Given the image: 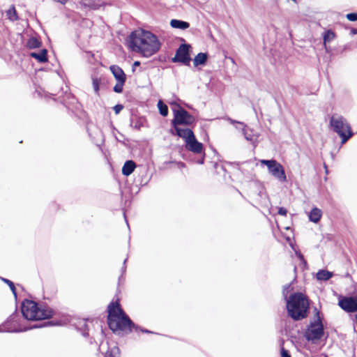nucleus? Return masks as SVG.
<instances>
[{
    "instance_id": "11",
    "label": "nucleus",
    "mask_w": 357,
    "mask_h": 357,
    "mask_svg": "<svg viewBox=\"0 0 357 357\" xmlns=\"http://www.w3.org/2000/svg\"><path fill=\"white\" fill-rule=\"evenodd\" d=\"M185 146L188 150L195 153H202L203 145L196 139L195 135L187 141Z\"/></svg>"
},
{
    "instance_id": "22",
    "label": "nucleus",
    "mask_w": 357,
    "mask_h": 357,
    "mask_svg": "<svg viewBox=\"0 0 357 357\" xmlns=\"http://www.w3.org/2000/svg\"><path fill=\"white\" fill-rule=\"evenodd\" d=\"M6 16L11 21H15L17 20L18 17L17 15V11L14 6H11L10 8L6 11Z\"/></svg>"
},
{
    "instance_id": "19",
    "label": "nucleus",
    "mask_w": 357,
    "mask_h": 357,
    "mask_svg": "<svg viewBox=\"0 0 357 357\" xmlns=\"http://www.w3.org/2000/svg\"><path fill=\"white\" fill-rule=\"evenodd\" d=\"M243 132L246 140L250 141L252 143H255L257 141L258 135L257 134L250 133L246 126H243Z\"/></svg>"
},
{
    "instance_id": "29",
    "label": "nucleus",
    "mask_w": 357,
    "mask_h": 357,
    "mask_svg": "<svg viewBox=\"0 0 357 357\" xmlns=\"http://www.w3.org/2000/svg\"><path fill=\"white\" fill-rule=\"evenodd\" d=\"M93 87L94 91L98 93L99 91V81L97 78L93 79Z\"/></svg>"
},
{
    "instance_id": "9",
    "label": "nucleus",
    "mask_w": 357,
    "mask_h": 357,
    "mask_svg": "<svg viewBox=\"0 0 357 357\" xmlns=\"http://www.w3.org/2000/svg\"><path fill=\"white\" fill-rule=\"evenodd\" d=\"M189 45H181L176 51L175 56L172 59L173 62H181L184 64H189L190 58L189 56Z\"/></svg>"
},
{
    "instance_id": "37",
    "label": "nucleus",
    "mask_w": 357,
    "mask_h": 357,
    "mask_svg": "<svg viewBox=\"0 0 357 357\" xmlns=\"http://www.w3.org/2000/svg\"><path fill=\"white\" fill-rule=\"evenodd\" d=\"M298 257L301 259L303 260V257L301 254H298Z\"/></svg>"
},
{
    "instance_id": "38",
    "label": "nucleus",
    "mask_w": 357,
    "mask_h": 357,
    "mask_svg": "<svg viewBox=\"0 0 357 357\" xmlns=\"http://www.w3.org/2000/svg\"><path fill=\"white\" fill-rule=\"evenodd\" d=\"M38 327H39V326H36V325H35V326H33L31 327V328H38ZM40 327H41V326H40Z\"/></svg>"
},
{
    "instance_id": "5",
    "label": "nucleus",
    "mask_w": 357,
    "mask_h": 357,
    "mask_svg": "<svg viewBox=\"0 0 357 357\" xmlns=\"http://www.w3.org/2000/svg\"><path fill=\"white\" fill-rule=\"evenodd\" d=\"M330 126L341 139V144H345L353 135L351 128L347 121L342 116L333 114L330 119Z\"/></svg>"
},
{
    "instance_id": "16",
    "label": "nucleus",
    "mask_w": 357,
    "mask_h": 357,
    "mask_svg": "<svg viewBox=\"0 0 357 357\" xmlns=\"http://www.w3.org/2000/svg\"><path fill=\"white\" fill-rule=\"evenodd\" d=\"M47 50L45 49L42 50L39 52H31L30 56L40 63H44L47 61Z\"/></svg>"
},
{
    "instance_id": "23",
    "label": "nucleus",
    "mask_w": 357,
    "mask_h": 357,
    "mask_svg": "<svg viewBox=\"0 0 357 357\" xmlns=\"http://www.w3.org/2000/svg\"><path fill=\"white\" fill-rule=\"evenodd\" d=\"M335 34L333 31L331 30H328L327 31H326L324 35V45L326 46V44L327 43H330L331 41H332L335 38Z\"/></svg>"
},
{
    "instance_id": "15",
    "label": "nucleus",
    "mask_w": 357,
    "mask_h": 357,
    "mask_svg": "<svg viewBox=\"0 0 357 357\" xmlns=\"http://www.w3.org/2000/svg\"><path fill=\"white\" fill-rule=\"evenodd\" d=\"M135 163L132 160H128L125 162L122 168V174L125 176L131 174L135 169Z\"/></svg>"
},
{
    "instance_id": "2",
    "label": "nucleus",
    "mask_w": 357,
    "mask_h": 357,
    "mask_svg": "<svg viewBox=\"0 0 357 357\" xmlns=\"http://www.w3.org/2000/svg\"><path fill=\"white\" fill-rule=\"evenodd\" d=\"M107 322L114 332L132 331L134 324L126 314L118 301L111 303L107 307Z\"/></svg>"
},
{
    "instance_id": "31",
    "label": "nucleus",
    "mask_w": 357,
    "mask_h": 357,
    "mask_svg": "<svg viewBox=\"0 0 357 357\" xmlns=\"http://www.w3.org/2000/svg\"><path fill=\"white\" fill-rule=\"evenodd\" d=\"M281 357H291V355L289 354V351L284 349L283 347L281 349Z\"/></svg>"
},
{
    "instance_id": "13",
    "label": "nucleus",
    "mask_w": 357,
    "mask_h": 357,
    "mask_svg": "<svg viewBox=\"0 0 357 357\" xmlns=\"http://www.w3.org/2000/svg\"><path fill=\"white\" fill-rule=\"evenodd\" d=\"M176 133L180 137L184 139L185 142L186 143L188 139H190L192 137H193V132L189 128H181L178 126H174Z\"/></svg>"
},
{
    "instance_id": "4",
    "label": "nucleus",
    "mask_w": 357,
    "mask_h": 357,
    "mask_svg": "<svg viewBox=\"0 0 357 357\" xmlns=\"http://www.w3.org/2000/svg\"><path fill=\"white\" fill-rule=\"evenodd\" d=\"M22 312L27 320L45 319L52 316V310L49 307H39L34 301L25 300L22 304Z\"/></svg>"
},
{
    "instance_id": "26",
    "label": "nucleus",
    "mask_w": 357,
    "mask_h": 357,
    "mask_svg": "<svg viewBox=\"0 0 357 357\" xmlns=\"http://www.w3.org/2000/svg\"><path fill=\"white\" fill-rule=\"evenodd\" d=\"M124 83L125 82H117L116 84L114 86V91L116 93H121Z\"/></svg>"
},
{
    "instance_id": "10",
    "label": "nucleus",
    "mask_w": 357,
    "mask_h": 357,
    "mask_svg": "<svg viewBox=\"0 0 357 357\" xmlns=\"http://www.w3.org/2000/svg\"><path fill=\"white\" fill-rule=\"evenodd\" d=\"M340 307L347 312L357 311V296L344 297L339 301Z\"/></svg>"
},
{
    "instance_id": "24",
    "label": "nucleus",
    "mask_w": 357,
    "mask_h": 357,
    "mask_svg": "<svg viewBox=\"0 0 357 357\" xmlns=\"http://www.w3.org/2000/svg\"><path fill=\"white\" fill-rule=\"evenodd\" d=\"M158 108L159 109L160 114L163 116H166L168 114V107L167 106L163 103L162 100H159L158 102Z\"/></svg>"
},
{
    "instance_id": "39",
    "label": "nucleus",
    "mask_w": 357,
    "mask_h": 357,
    "mask_svg": "<svg viewBox=\"0 0 357 357\" xmlns=\"http://www.w3.org/2000/svg\"><path fill=\"white\" fill-rule=\"evenodd\" d=\"M200 164H203L204 163V159H202L201 160H199V162Z\"/></svg>"
},
{
    "instance_id": "17",
    "label": "nucleus",
    "mask_w": 357,
    "mask_h": 357,
    "mask_svg": "<svg viewBox=\"0 0 357 357\" xmlns=\"http://www.w3.org/2000/svg\"><path fill=\"white\" fill-rule=\"evenodd\" d=\"M170 25L174 29H178L181 30H185L190 26V24L188 22L178 20H172L170 22Z\"/></svg>"
},
{
    "instance_id": "25",
    "label": "nucleus",
    "mask_w": 357,
    "mask_h": 357,
    "mask_svg": "<svg viewBox=\"0 0 357 357\" xmlns=\"http://www.w3.org/2000/svg\"><path fill=\"white\" fill-rule=\"evenodd\" d=\"M40 45V41L36 38H31L27 42V47L30 49L37 48Z\"/></svg>"
},
{
    "instance_id": "1",
    "label": "nucleus",
    "mask_w": 357,
    "mask_h": 357,
    "mask_svg": "<svg viewBox=\"0 0 357 357\" xmlns=\"http://www.w3.org/2000/svg\"><path fill=\"white\" fill-rule=\"evenodd\" d=\"M128 45L132 51L140 53L145 57L152 56L160 48V43L158 38L151 32L143 29L131 33Z\"/></svg>"
},
{
    "instance_id": "30",
    "label": "nucleus",
    "mask_w": 357,
    "mask_h": 357,
    "mask_svg": "<svg viewBox=\"0 0 357 357\" xmlns=\"http://www.w3.org/2000/svg\"><path fill=\"white\" fill-rule=\"evenodd\" d=\"M123 107L121 105H116L114 107V110L115 114H118L122 109Z\"/></svg>"
},
{
    "instance_id": "14",
    "label": "nucleus",
    "mask_w": 357,
    "mask_h": 357,
    "mask_svg": "<svg viewBox=\"0 0 357 357\" xmlns=\"http://www.w3.org/2000/svg\"><path fill=\"white\" fill-rule=\"evenodd\" d=\"M104 344L102 343L100 346V351L105 354V357H119V349L116 346H113L107 351H103Z\"/></svg>"
},
{
    "instance_id": "27",
    "label": "nucleus",
    "mask_w": 357,
    "mask_h": 357,
    "mask_svg": "<svg viewBox=\"0 0 357 357\" xmlns=\"http://www.w3.org/2000/svg\"><path fill=\"white\" fill-rule=\"evenodd\" d=\"M3 280L8 284V287H10L12 292L14 294L15 296H16V291H15V287L13 282L8 279H3Z\"/></svg>"
},
{
    "instance_id": "33",
    "label": "nucleus",
    "mask_w": 357,
    "mask_h": 357,
    "mask_svg": "<svg viewBox=\"0 0 357 357\" xmlns=\"http://www.w3.org/2000/svg\"><path fill=\"white\" fill-rule=\"evenodd\" d=\"M287 211L286 210V208H284L283 207L279 208L278 214L285 216L287 215Z\"/></svg>"
},
{
    "instance_id": "18",
    "label": "nucleus",
    "mask_w": 357,
    "mask_h": 357,
    "mask_svg": "<svg viewBox=\"0 0 357 357\" xmlns=\"http://www.w3.org/2000/svg\"><path fill=\"white\" fill-rule=\"evenodd\" d=\"M322 212L318 208H314L312 209L309 214V219L311 222L317 223L319 221L321 218Z\"/></svg>"
},
{
    "instance_id": "36",
    "label": "nucleus",
    "mask_w": 357,
    "mask_h": 357,
    "mask_svg": "<svg viewBox=\"0 0 357 357\" xmlns=\"http://www.w3.org/2000/svg\"><path fill=\"white\" fill-rule=\"evenodd\" d=\"M139 65H140L139 61H135V63H134V64H133V66H139Z\"/></svg>"
},
{
    "instance_id": "8",
    "label": "nucleus",
    "mask_w": 357,
    "mask_h": 357,
    "mask_svg": "<svg viewBox=\"0 0 357 357\" xmlns=\"http://www.w3.org/2000/svg\"><path fill=\"white\" fill-rule=\"evenodd\" d=\"M259 162L261 164L265 165L267 167L268 172L274 178L281 182L287 181V176L283 167L275 160H260Z\"/></svg>"
},
{
    "instance_id": "12",
    "label": "nucleus",
    "mask_w": 357,
    "mask_h": 357,
    "mask_svg": "<svg viewBox=\"0 0 357 357\" xmlns=\"http://www.w3.org/2000/svg\"><path fill=\"white\" fill-rule=\"evenodd\" d=\"M109 68L117 82H126V74L119 66L112 65Z\"/></svg>"
},
{
    "instance_id": "34",
    "label": "nucleus",
    "mask_w": 357,
    "mask_h": 357,
    "mask_svg": "<svg viewBox=\"0 0 357 357\" xmlns=\"http://www.w3.org/2000/svg\"><path fill=\"white\" fill-rule=\"evenodd\" d=\"M228 121H229L231 123H232V124L238 123V124H241V125L244 126L243 123H241V122H238V121H237L233 120V119H229V118L228 119Z\"/></svg>"
},
{
    "instance_id": "21",
    "label": "nucleus",
    "mask_w": 357,
    "mask_h": 357,
    "mask_svg": "<svg viewBox=\"0 0 357 357\" xmlns=\"http://www.w3.org/2000/svg\"><path fill=\"white\" fill-rule=\"evenodd\" d=\"M332 276L333 273L326 270H321L317 273V278L319 280H328Z\"/></svg>"
},
{
    "instance_id": "35",
    "label": "nucleus",
    "mask_w": 357,
    "mask_h": 357,
    "mask_svg": "<svg viewBox=\"0 0 357 357\" xmlns=\"http://www.w3.org/2000/svg\"><path fill=\"white\" fill-rule=\"evenodd\" d=\"M351 33L352 35L357 34V29H352L351 31Z\"/></svg>"
},
{
    "instance_id": "32",
    "label": "nucleus",
    "mask_w": 357,
    "mask_h": 357,
    "mask_svg": "<svg viewBox=\"0 0 357 357\" xmlns=\"http://www.w3.org/2000/svg\"><path fill=\"white\" fill-rule=\"evenodd\" d=\"M3 331H7V332H18L19 331L17 330H14V329H11V328H6L5 326H3V328H0V332H3Z\"/></svg>"
},
{
    "instance_id": "6",
    "label": "nucleus",
    "mask_w": 357,
    "mask_h": 357,
    "mask_svg": "<svg viewBox=\"0 0 357 357\" xmlns=\"http://www.w3.org/2000/svg\"><path fill=\"white\" fill-rule=\"evenodd\" d=\"M174 106V119L172 120L173 126L179 125H190L193 123L195 119L186 110L181 107L177 103L172 102Z\"/></svg>"
},
{
    "instance_id": "3",
    "label": "nucleus",
    "mask_w": 357,
    "mask_h": 357,
    "mask_svg": "<svg viewBox=\"0 0 357 357\" xmlns=\"http://www.w3.org/2000/svg\"><path fill=\"white\" fill-rule=\"evenodd\" d=\"M308 308V300L302 293L292 294L287 301L288 314L294 320H301L306 317Z\"/></svg>"
},
{
    "instance_id": "40",
    "label": "nucleus",
    "mask_w": 357,
    "mask_h": 357,
    "mask_svg": "<svg viewBox=\"0 0 357 357\" xmlns=\"http://www.w3.org/2000/svg\"><path fill=\"white\" fill-rule=\"evenodd\" d=\"M91 7H93V8L94 9H96V8H98L97 7H96V6H91Z\"/></svg>"
},
{
    "instance_id": "7",
    "label": "nucleus",
    "mask_w": 357,
    "mask_h": 357,
    "mask_svg": "<svg viewBox=\"0 0 357 357\" xmlns=\"http://www.w3.org/2000/svg\"><path fill=\"white\" fill-rule=\"evenodd\" d=\"M324 335V326L319 317V312H317V319L312 322L305 331V336L309 341L313 342L320 340Z\"/></svg>"
},
{
    "instance_id": "20",
    "label": "nucleus",
    "mask_w": 357,
    "mask_h": 357,
    "mask_svg": "<svg viewBox=\"0 0 357 357\" xmlns=\"http://www.w3.org/2000/svg\"><path fill=\"white\" fill-rule=\"evenodd\" d=\"M207 60V54L205 53H199L194 59V65L197 66L203 65Z\"/></svg>"
},
{
    "instance_id": "28",
    "label": "nucleus",
    "mask_w": 357,
    "mask_h": 357,
    "mask_svg": "<svg viewBox=\"0 0 357 357\" xmlns=\"http://www.w3.org/2000/svg\"><path fill=\"white\" fill-rule=\"evenodd\" d=\"M346 17L348 20L351 21V22L357 21V13H349L346 15Z\"/></svg>"
}]
</instances>
